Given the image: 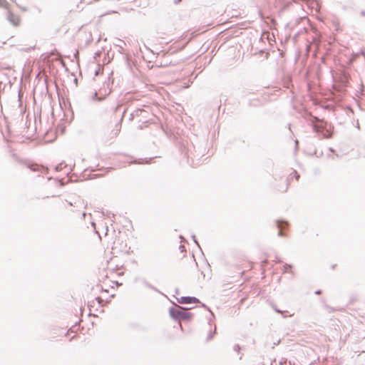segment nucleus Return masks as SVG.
Returning <instances> with one entry per match:
<instances>
[{
  "label": "nucleus",
  "instance_id": "1",
  "mask_svg": "<svg viewBox=\"0 0 365 365\" xmlns=\"http://www.w3.org/2000/svg\"><path fill=\"white\" fill-rule=\"evenodd\" d=\"M175 307L169 309L170 317L176 321H188L192 318V314L187 312V308L180 307L174 303Z\"/></svg>",
  "mask_w": 365,
  "mask_h": 365
},
{
  "label": "nucleus",
  "instance_id": "2",
  "mask_svg": "<svg viewBox=\"0 0 365 365\" xmlns=\"http://www.w3.org/2000/svg\"><path fill=\"white\" fill-rule=\"evenodd\" d=\"M193 147V150L192 149H188L186 153L187 157L188 159H191V165L193 166L199 165L201 163V158L204 156L205 153L206 148L200 147L196 148L195 145Z\"/></svg>",
  "mask_w": 365,
  "mask_h": 365
},
{
  "label": "nucleus",
  "instance_id": "3",
  "mask_svg": "<svg viewBox=\"0 0 365 365\" xmlns=\"http://www.w3.org/2000/svg\"><path fill=\"white\" fill-rule=\"evenodd\" d=\"M177 300L180 304H194L199 302V299L195 297H181L180 298H177Z\"/></svg>",
  "mask_w": 365,
  "mask_h": 365
},
{
  "label": "nucleus",
  "instance_id": "4",
  "mask_svg": "<svg viewBox=\"0 0 365 365\" xmlns=\"http://www.w3.org/2000/svg\"><path fill=\"white\" fill-rule=\"evenodd\" d=\"M314 130L318 133H322L324 138H329L331 136L330 133L328 130H325L322 125H314Z\"/></svg>",
  "mask_w": 365,
  "mask_h": 365
},
{
  "label": "nucleus",
  "instance_id": "5",
  "mask_svg": "<svg viewBox=\"0 0 365 365\" xmlns=\"http://www.w3.org/2000/svg\"><path fill=\"white\" fill-rule=\"evenodd\" d=\"M276 223H277V227L279 230H282V229L286 227L288 225V222L287 221L282 220H277L276 222ZM284 235V232L282 230H279V232H278V236L282 237Z\"/></svg>",
  "mask_w": 365,
  "mask_h": 365
},
{
  "label": "nucleus",
  "instance_id": "6",
  "mask_svg": "<svg viewBox=\"0 0 365 365\" xmlns=\"http://www.w3.org/2000/svg\"><path fill=\"white\" fill-rule=\"evenodd\" d=\"M7 19L14 26L19 24V19L9 11L7 12Z\"/></svg>",
  "mask_w": 365,
  "mask_h": 365
},
{
  "label": "nucleus",
  "instance_id": "7",
  "mask_svg": "<svg viewBox=\"0 0 365 365\" xmlns=\"http://www.w3.org/2000/svg\"><path fill=\"white\" fill-rule=\"evenodd\" d=\"M126 110L124 109L123 111V114L119 120V122L115 125V135H117L119 132L120 131V129H121V122L123 120V116H124V113H125Z\"/></svg>",
  "mask_w": 365,
  "mask_h": 365
},
{
  "label": "nucleus",
  "instance_id": "8",
  "mask_svg": "<svg viewBox=\"0 0 365 365\" xmlns=\"http://www.w3.org/2000/svg\"><path fill=\"white\" fill-rule=\"evenodd\" d=\"M143 112V109L138 108L130 114L129 120H133L135 117L140 116Z\"/></svg>",
  "mask_w": 365,
  "mask_h": 365
},
{
  "label": "nucleus",
  "instance_id": "9",
  "mask_svg": "<svg viewBox=\"0 0 365 365\" xmlns=\"http://www.w3.org/2000/svg\"><path fill=\"white\" fill-rule=\"evenodd\" d=\"M125 45V42L121 39H118L117 40V43H115V46H118L119 48V50L118 51L120 53H123V46Z\"/></svg>",
  "mask_w": 365,
  "mask_h": 365
},
{
  "label": "nucleus",
  "instance_id": "10",
  "mask_svg": "<svg viewBox=\"0 0 365 365\" xmlns=\"http://www.w3.org/2000/svg\"><path fill=\"white\" fill-rule=\"evenodd\" d=\"M28 168H30L33 172L39 171L40 170H42L43 171L46 170V169L43 167H41L40 168L37 165H28Z\"/></svg>",
  "mask_w": 365,
  "mask_h": 365
},
{
  "label": "nucleus",
  "instance_id": "11",
  "mask_svg": "<svg viewBox=\"0 0 365 365\" xmlns=\"http://www.w3.org/2000/svg\"><path fill=\"white\" fill-rule=\"evenodd\" d=\"M292 267V266L291 264H285L284 266H283V271L284 272H288L289 269H291Z\"/></svg>",
  "mask_w": 365,
  "mask_h": 365
},
{
  "label": "nucleus",
  "instance_id": "12",
  "mask_svg": "<svg viewBox=\"0 0 365 365\" xmlns=\"http://www.w3.org/2000/svg\"><path fill=\"white\" fill-rule=\"evenodd\" d=\"M215 334V329L212 331H210L207 335V340L209 341V340L212 339L213 338Z\"/></svg>",
  "mask_w": 365,
  "mask_h": 365
},
{
  "label": "nucleus",
  "instance_id": "13",
  "mask_svg": "<svg viewBox=\"0 0 365 365\" xmlns=\"http://www.w3.org/2000/svg\"><path fill=\"white\" fill-rule=\"evenodd\" d=\"M97 96H98V93H95L93 94V99H96L98 101H103L105 98V96L104 97L98 98Z\"/></svg>",
  "mask_w": 365,
  "mask_h": 365
},
{
  "label": "nucleus",
  "instance_id": "14",
  "mask_svg": "<svg viewBox=\"0 0 365 365\" xmlns=\"http://www.w3.org/2000/svg\"><path fill=\"white\" fill-rule=\"evenodd\" d=\"M145 286H146V287H148V288L152 289H154V290H156V289H155L153 285H151L150 283H148V282H145Z\"/></svg>",
  "mask_w": 365,
  "mask_h": 365
},
{
  "label": "nucleus",
  "instance_id": "15",
  "mask_svg": "<svg viewBox=\"0 0 365 365\" xmlns=\"http://www.w3.org/2000/svg\"><path fill=\"white\" fill-rule=\"evenodd\" d=\"M234 351L239 352L240 350V346L238 344H235L233 347Z\"/></svg>",
  "mask_w": 365,
  "mask_h": 365
},
{
  "label": "nucleus",
  "instance_id": "16",
  "mask_svg": "<svg viewBox=\"0 0 365 365\" xmlns=\"http://www.w3.org/2000/svg\"><path fill=\"white\" fill-rule=\"evenodd\" d=\"M192 238L193 240V241L195 242V243L198 246L199 248H200L197 240H196V237H195V235H192Z\"/></svg>",
  "mask_w": 365,
  "mask_h": 365
},
{
  "label": "nucleus",
  "instance_id": "17",
  "mask_svg": "<svg viewBox=\"0 0 365 365\" xmlns=\"http://www.w3.org/2000/svg\"><path fill=\"white\" fill-rule=\"evenodd\" d=\"M202 307H203L206 308L208 311H210V312H211V315H212V317H214V314H213V313L210 311V308H209V307H207L205 304H202Z\"/></svg>",
  "mask_w": 365,
  "mask_h": 365
},
{
  "label": "nucleus",
  "instance_id": "18",
  "mask_svg": "<svg viewBox=\"0 0 365 365\" xmlns=\"http://www.w3.org/2000/svg\"><path fill=\"white\" fill-rule=\"evenodd\" d=\"M293 172L294 173L296 180H298L299 178V175L295 170H294Z\"/></svg>",
  "mask_w": 365,
  "mask_h": 365
},
{
  "label": "nucleus",
  "instance_id": "19",
  "mask_svg": "<svg viewBox=\"0 0 365 365\" xmlns=\"http://www.w3.org/2000/svg\"><path fill=\"white\" fill-rule=\"evenodd\" d=\"M96 300L98 301V302L99 304H101V303L103 302V299H102V298H101V297H96Z\"/></svg>",
  "mask_w": 365,
  "mask_h": 365
},
{
  "label": "nucleus",
  "instance_id": "20",
  "mask_svg": "<svg viewBox=\"0 0 365 365\" xmlns=\"http://www.w3.org/2000/svg\"><path fill=\"white\" fill-rule=\"evenodd\" d=\"M179 248L181 250V252H183L185 250V247L183 245H180Z\"/></svg>",
  "mask_w": 365,
  "mask_h": 365
},
{
  "label": "nucleus",
  "instance_id": "21",
  "mask_svg": "<svg viewBox=\"0 0 365 365\" xmlns=\"http://www.w3.org/2000/svg\"><path fill=\"white\" fill-rule=\"evenodd\" d=\"M61 165L62 164H60L56 166V170H61Z\"/></svg>",
  "mask_w": 365,
  "mask_h": 365
},
{
  "label": "nucleus",
  "instance_id": "22",
  "mask_svg": "<svg viewBox=\"0 0 365 365\" xmlns=\"http://www.w3.org/2000/svg\"><path fill=\"white\" fill-rule=\"evenodd\" d=\"M321 292H322V291H321V290H317V291H316V292H315V294H321Z\"/></svg>",
  "mask_w": 365,
  "mask_h": 365
},
{
  "label": "nucleus",
  "instance_id": "23",
  "mask_svg": "<svg viewBox=\"0 0 365 365\" xmlns=\"http://www.w3.org/2000/svg\"><path fill=\"white\" fill-rule=\"evenodd\" d=\"M274 310H275V311H276V312H277V313H281V312H281V310H279V309H277V308H275V309H274Z\"/></svg>",
  "mask_w": 365,
  "mask_h": 365
},
{
  "label": "nucleus",
  "instance_id": "24",
  "mask_svg": "<svg viewBox=\"0 0 365 365\" xmlns=\"http://www.w3.org/2000/svg\"><path fill=\"white\" fill-rule=\"evenodd\" d=\"M361 16H365V11H362L361 12Z\"/></svg>",
  "mask_w": 365,
  "mask_h": 365
},
{
  "label": "nucleus",
  "instance_id": "25",
  "mask_svg": "<svg viewBox=\"0 0 365 365\" xmlns=\"http://www.w3.org/2000/svg\"><path fill=\"white\" fill-rule=\"evenodd\" d=\"M181 0H175V4H178Z\"/></svg>",
  "mask_w": 365,
  "mask_h": 365
},
{
  "label": "nucleus",
  "instance_id": "26",
  "mask_svg": "<svg viewBox=\"0 0 365 365\" xmlns=\"http://www.w3.org/2000/svg\"><path fill=\"white\" fill-rule=\"evenodd\" d=\"M91 225H92V226L95 228V227H96V223L93 222H91Z\"/></svg>",
  "mask_w": 365,
  "mask_h": 365
},
{
  "label": "nucleus",
  "instance_id": "27",
  "mask_svg": "<svg viewBox=\"0 0 365 365\" xmlns=\"http://www.w3.org/2000/svg\"><path fill=\"white\" fill-rule=\"evenodd\" d=\"M2 4H7V2L4 0L2 1Z\"/></svg>",
  "mask_w": 365,
  "mask_h": 365
},
{
  "label": "nucleus",
  "instance_id": "28",
  "mask_svg": "<svg viewBox=\"0 0 365 365\" xmlns=\"http://www.w3.org/2000/svg\"><path fill=\"white\" fill-rule=\"evenodd\" d=\"M120 106H119V105H118V106L116 107V108H115V111H117V110L120 108Z\"/></svg>",
  "mask_w": 365,
  "mask_h": 365
},
{
  "label": "nucleus",
  "instance_id": "29",
  "mask_svg": "<svg viewBox=\"0 0 365 365\" xmlns=\"http://www.w3.org/2000/svg\"><path fill=\"white\" fill-rule=\"evenodd\" d=\"M180 238L181 239L182 241L185 240L184 237L182 235L180 236Z\"/></svg>",
  "mask_w": 365,
  "mask_h": 365
},
{
  "label": "nucleus",
  "instance_id": "30",
  "mask_svg": "<svg viewBox=\"0 0 365 365\" xmlns=\"http://www.w3.org/2000/svg\"><path fill=\"white\" fill-rule=\"evenodd\" d=\"M276 259H277V262H281V259H279V258H277V257Z\"/></svg>",
  "mask_w": 365,
  "mask_h": 365
},
{
  "label": "nucleus",
  "instance_id": "31",
  "mask_svg": "<svg viewBox=\"0 0 365 365\" xmlns=\"http://www.w3.org/2000/svg\"><path fill=\"white\" fill-rule=\"evenodd\" d=\"M175 294H179V291H178V289H176V290H175Z\"/></svg>",
  "mask_w": 365,
  "mask_h": 365
},
{
  "label": "nucleus",
  "instance_id": "32",
  "mask_svg": "<svg viewBox=\"0 0 365 365\" xmlns=\"http://www.w3.org/2000/svg\"><path fill=\"white\" fill-rule=\"evenodd\" d=\"M82 216L84 217L86 216V213H85V212H83V213L82 214Z\"/></svg>",
  "mask_w": 365,
  "mask_h": 365
},
{
  "label": "nucleus",
  "instance_id": "33",
  "mask_svg": "<svg viewBox=\"0 0 365 365\" xmlns=\"http://www.w3.org/2000/svg\"><path fill=\"white\" fill-rule=\"evenodd\" d=\"M78 52L77 51V52L76 53V54H75V56L76 57V56H78Z\"/></svg>",
  "mask_w": 365,
  "mask_h": 365
},
{
  "label": "nucleus",
  "instance_id": "34",
  "mask_svg": "<svg viewBox=\"0 0 365 365\" xmlns=\"http://www.w3.org/2000/svg\"><path fill=\"white\" fill-rule=\"evenodd\" d=\"M295 143H296V145H297V144H298V141H297V140H296V141H295Z\"/></svg>",
  "mask_w": 365,
  "mask_h": 365
},
{
  "label": "nucleus",
  "instance_id": "35",
  "mask_svg": "<svg viewBox=\"0 0 365 365\" xmlns=\"http://www.w3.org/2000/svg\"><path fill=\"white\" fill-rule=\"evenodd\" d=\"M330 151L334 152V150L332 148H330Z\"/></svg>",
  "mask_w": 365,
  "mask_h": 365
}]
</instances>
